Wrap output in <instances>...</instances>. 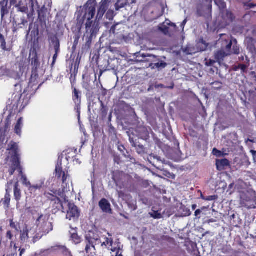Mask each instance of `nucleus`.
<instances>
[{"label":"nucleus","mask_w":256,"mask_h":256,"mask_svg":"<svg viewBox=\"0 0 256 256\" xmlns=\"http://www.w3.org/2000/svg\"><path fill=\"white\" fill-rule=\"evenodd\" d=\"M1 42V48H2V50H8L6 48V42L4 40V39H2Z\"/></svg>","instance_id":"33"},{"label":"nucleus","mask_w":256,"mask_h":256,"mask_svg":"<svg viewBox=\"0 0 256 256\" xmlns=\"http://www.w3.org/2000/svg\"><path fill=\"white\" fill-rule=\"evenodd\" d=\"M22 176V182L24 184L25 186H26L27 187L29 188V186H30V182L28 180L27 178H26V176L23 174L22 173V174H20Z\"/></svg>","instance_id":"27"},{"label":"nucleus","mask_w":256,"mask_h":256,"mask_svg":"<svg viewBox=\"0 0 256 256\" xmlns=\"http://www.w3.org/2000/svg\"><path fill=\"white\" fill-rule=\"evenodd\" d=\"M71 238L76 244H79L80 242V238L76 233L72 234Z\"/></svg>","instance_id":"25"},{"label":"nucleus","mask_w":256,"mask_h":256,"mask_svg":"<svg viewBox=\"0 0 256 256\" xmlns=\"http://www.w3.org/2000/svg\"><path fill=\"white\" fill-rule=\"evenodd\" d=\"M30 2H31L30 11H31L32 14H33V13L34 12V4L32 0H30Z\"/></svg>","instance_id":"38"},{"label":"nucleus","mask_w":256,"mask_h":256,"mask_svg":"<svg viewBox=\"0 0 256 256\" xmlns=\"http://www.w3.org/2000/svg\"><path fill=\"white\" fill-rule=\"evenodd\" d=\"M213 154L214 155L218 157L224 156V154L220 151L216 150V148H214L213 150Z\"/></svg>","instance_id":"30"},{"label":"nucleus","mask_w":256,"mask_h":256,"mask_svg":"<svg viewBox=\"0 0 256 256\" xmlns=\"http://www.w3.org/2000/svg\"><path fill=\"white\" fill-rule=\"evenodd\" d=\"M48 250L50 252L58 251L64 256H72L71 252L69 250L66 246H56L52 247L48 249Z\"/></svg>","instance_id":"12"},{"label":"nucleus","mask_w":256,"mask_h":256,"mask_svg":"<svg viewBox=\"0 0 256 256\" xmlns=\"http://www.w3.org/2000/svg\"><path fill=\"white\" fill-rule=\"evenodd\" d=\"M166 62H160L154 64V68H164L166 66Z\"/></svg>","instance_id":"28"},{"label":"nucleus","mask_w":256,"mask_h":256,"mask_svg":"<svg viewBox=\"0 0 256 256\" xmlns=\"http://www.w3.org/2000/svg\"><path fill=\"white\" fill-rule=\"evenodd\" d=\"M255 90H256V89H255Z\"/></svg>","instance_id":"55"},{"label":"nucleus","mask_w":256,"mask_h":256,"mask_svg":"<svg viewBox=\"0 0 256 256\" xmlns=\"http://www.w3.org/2000/svg\"><path fill=\"white\" fill-rule=\"evenodd\" d=\"M57 56H58V54L57 53H56L54 56H53V62H52V64H54L55 62V60H56V58H57Z\"/></svg>","instance_id":"44"},{"label":"nucleus","mask_w":256,"mask_h":256,"mask_svg":"<svg viewBox=\"0 0 256 256\" xmlns=\"http://www.w3.org/2000/svg\"><path fill=\"white\" fill-rule=\"evenodd\" d=\"M196 206H196V204H193V205L192 206V209L193 210H194L196 208Z\"/></svg>","instance_id":"49"},{"label":"nucleus","mask_w":256,"mask_h":256,"mask_svg":"<svg viewBox=\"0 0 256 256\" xmlns=\"http://www.w3.org/2000/svg\"><path fill=\"white\" fill-rule=\"evenodd\" d=\"M11 5L14 6L18 11L26 13L28 10L26 0H10Z\"/></svg>","instance_id":"8"},{"label":"nucleus","mask_w":256,"mask_h":256,"mask_svg":"<svg viewBox=\"0 0 256 256\" xmlns=\"http://www.w3.org/2000/svg\"><path fill=\"white\" fill-rule=\"evenodd\" d=\"M96 0H88L86 4V13L84 18L87 19V22H92L96 12Z\"/></svg>","instance_id":"5"},{"label":"nucleus","mask_w":256,"mask_h":256,"mask_svg":"<svg viewBox=\"0 0 256 256\" xmlns=\"http://www.w3.org/2000/svg\"><path fill=\"white\" fill-rule=\"evenodd\" d=\"M2 39H4V36L0 34V40L2 41Z\"/></svg>","instance_id":"50"},{"label":"nucleus","mask_w":256,"mask_h":256,"mask_svg":"<svg viewBox=\"0 0 256 256\" xmlns=\"http://www.w3.org/2000/svg\"><path fill=\"white\" fill-rule=\"evenodd\" d=\"M214 196H208L205 200H214Z\"/></svg>","instance_id":"43"},{"label":"nucleus","mask_w":256,"mask_h":256,"mask_svg":"<svg viewBox=\"0 0 256 256\" xmlns=\"http://www.w3.org/2000/svg\"><path fill=\"white\" fill-rule=\"evenodd\" d=\"M233 41H234V42L236 44H237V41H236V39L233 40Z\"/></svg>","instance_id":"52"},{"label":"nucleus","mask_w":256,"mask_h":256,"mask_svg":"<svg viewBox=\"0 0 256 256\" xmlns=\"http://www.w3.org/2000/svg\"><path fill=\"white\" fill-rule=\"evenodd\" d=\"M23 126V118H20L15 126L14 130L15 132L18 134L20 135L21 134V130Z\"/></svg>","instance_id":"18"},{"label":"nucleus","mask_w":256,"mask_h":256,"mask_svg":"<svg viewBox=\"0 0 256 256\" xmlns=\"http://www.w3.org/2000/svg\"><path fill=\"white\" fill-rule=\"evenodd\" d=\"M212 8L211 2H206V4L198 8V14L200 16L208 18L212 15Z\"/></svg>","instance_id":"6"},{"label":"nucleus","mask_w":256,"mask_h":256,"mask_svg":"<svg viewBox=\"0 0 256 256\" xmlns=\"http://www.w3.org/2000/svg\"><path fill=\"white\" fill-rule=\"evenodd\" d=\"M216 222V221H215V220H214V219L212 218V219H210V220H208V224H210V222Z\"/></svg>","instance_id":"47"},{"label":"nucleus","mask_w":256,"mask_h":256,"mask_svg":"<svg viewBox=\"0 0 256 256\" xmlns=\"http://www.w3.org/2000/svg\"><path fill=\"white\" fill-rule=\"evenodd\" d=\"M230 164L229 161L227 159L218 160H216V165L218 170H222L226 166Z\"/></svg>","instance_id":"16"},{"label":"nucleus","mask_w":256,"mask_h":256,"mask_svg":"<svg viewBox=\"0 0 256 256\" xmlns=\"http://www.w3.org/2000/svg\"><path fill=\"white\" fill-rule=\"evenodd\" d=\"M106 10V8L105 4H102L98 10L96 18L100 19L102 18L104 16Z\"/></svg>","instance_id":"22"},{"label":"nucleus","mask_w":256,"mask_h":256,"mask_svg":"<svg viewBox=\"0 0 256 256\" xmlns=\"http://www.w3.org/2000/svg\"><path fill=\"white\" fill-rule=\"evenodd\" d=\"M20 256H22V254L25 252V249L24 248H22V249L20 248Z\"/></svg>","instance_id":"45"},{"label":"nucleus","mask_w":256,"mask_h":256,"mask_svg":"<svg viewBox=\"0 0 256 256\" xmlns=\"http://www.w3.org/2000/svg\"><path fill=\"white\" fill-rule=\"evenodd\" d=\"M10 196L8 193V190H6V193L5 194L4 198H2L1 200V202L2 203L4 207L6 208H7L9 207L10 204Z\"/></svg>","instance_id":"21"},{"label":"nucleus","mask_w":256,"mask_h":256,"mask_svg":"<svg viewBox=\"0 0 256 256\" xmlns=\"http://www.w3.org/2000/svg\"><path fill=\"white\" fill-rule=\"evenodd\" d=\"M222 40H224L222 44V49L227 52L226 54L230 55L232 54L231 50L232 40H230L229 41L228 40H227L228 38V36L226 34H222Z\"/></svg>","instance_id":"11"},{"label":"nucleus","mask_w":256,"mask_h":256,"mask_svg":"<svg viewBox=\"0 0 256 256\" xmlns=\"http://www.w3.org/2000/svg\"><path fill=\"white\" fill-rule=\"evenodd\" d=\"M233 53L238 54L240 52V48L236 44H234L232 48Z\"/></svg>","instance_id":"31"},{"label":"nucleus","mask_w":256,"mask_h":256,"mask_svg":"<svg viewBox=\"0 0 256 256\" xmlns=\"http://www.w3.org/2000/svg\"><path fill=\"white\" fill-rule=\"evenodd\" d=\"M86 246L85 250L86 254H92L95 252V246L101 244V246L106 248L112 247L113 239L110 233L104 238V241L100 240V232L96 230L89 231L86 236Z\"/></svg>","instance_id":"1"},{"label":"nucleus","mask_w":256,"mask_h":256,"mask_svg":"<svg viewBox=\"0 0 256 256\" xmlns=\"http://www.w3.org/2000/svg\"><path fill=\"white\" fill-rule=\"evenodd\" d=\"M18 182H16L14 184V196L16 201H19L21 198V190L19 188Z\"/></svg>","instance_id":"17"},{"label":"nucleus","mask_w":256,"mask_h":256,"mask_svg":"<svg viewBox=\"0 0 256 256\" xmlns=\"http://www.w3.org/2000/svg\"><path fill=\"white\" fill-rule=\"evenodd\" d=\"M159 30H160L162 32L166 34L168 32V28L165 26H159Z\"/></svg>","instance_id":"34"},{"label":"nucleus","mask_w":256,"mask_h":256,"mask_svg":"<svg viewBox=\"0 0 256 256\" xmlns=\"http://www.w3.org/2000/svg\"><path fill=\"white\" fill-rule=\"evenodd\" d=\"M246 68V66L242 65V66H241V70H242L244 71V70Z\"/></svg>","instance_id":"48"},{"label":"nucleus","mask_w":256,"mask_h":256,"mask_svg":"<svg viewBox=\"0 0 256 256\" xmlns=\"http://www.w3.org/2000/svg\"><path fill=\"white\" fill-rule=\"evenodd\" d=\"M128 206L133 210H136V208H137V206H136V202H134L132 204H128Z\"/></svg>","instance_id":"32"},{"label":"nucleus","mask_w":256,"mask_h":256,"mask_svg":"<svg viewBox=\"0 0 256 256\" xmlns=\"http://www.w3.org/2000/svg\"><path fill=\"white\" fill-rule=\"evenodd\" d=\"M6 238H8L10 240H12V238L13 236L12 233L10 231H8L6 232Z\"/></svg>","instance_id":"37"},{"label":"nucleus","mask_w":256,"mask_h":256,"mask_svg":"<svg viewBox=\"0 0 256 256\" xmlns=\"http://www.w3.org/2000/svg\"><path fill=\"white\" fill-rule=\"evenodd\" d=\"M20 238L23 242H25L28 238V230L27 229L24 230L20 234Z\"/></svg>","instance_id":"26"},{"label":"nucleus","mask_w":256,"mask_h":256,"mask_svg":"<svg viewBox=\"0 0 256 256\" xmlns=\"http://www.w3.org/2000/svg\"><path fill=\"white\" fill-rule=\"evenodd\" d=\"M10 150L14 153V156L13 158L12 166L9 170V172L10 175H12L16 170L19 174H22V168L20 164V158L18 154V145L16 143L11 144L10 147Z\"/></svg>","instance_id":"3"},{"label":"nucleus","mask_w":256,"mask_h":256,"mask_svg":"<svg viewBox=\"0 0 256 256\" xmlns=\"http://www.w3.org/2000/svg\"><path fill=\"white\" fill-rule=\"evenodd\" d=\"M222 16L224 17V20L226 24H229L233 20V16L232 14L228 10L224 12Z\"/></svg>","instance_id":"19"},{"label":"nucleus","mask_w":256,"mask_h":256,"mask_svg":"<svg viewBox=\"0 0 256 256\" xmlns=\"http://www.w3.org/2000/svg\"><path fill=\"white\" fill-rule=\"evenodd\" d=\"M54 50L56 51V53L58 54L60 50V43L59 42H57L54 46Z\"/></svg>","instance_id":"35"},{"label":"nucleus","mask_w":256,"mask_h":256,"mask_svg":"<svg viewBox=\"0 0 256 256\" xmlns=\"http://www.w3.org/2000/svg\"><path fill=\"white\" fill-rule=\"evenodd\" d=\"M226 53L227 52L222 49L218 51L215 54L216 59L217 60L220 62L225 56L230 55L229 54H226Z\"/></svg>","instance_id":"20"},{"label":"nucleus","mask_w":256,"mask_h":256,"mask_svg":"<svg viewBox=\"0 0 256 256\" xmlns=\"http://www.w3.org/2000/svg\"><path fill=\"white\" fill-rule=\"evenodd\" d=\"M148 162L154 167L159 170L162 169L164 162L160 157L151 154L148 156Z\"/></svg>","instance_id":"9"},{"label":"nucleus","mask_w":256,"mask_h":256,"mask_svg":"<svg viewBox=\"0 0 256 256\" xmlns=\"http://www.w3.org/2000/svg\"><path fill=\"white\" fill-rule=\"evenodd\" d=\"M232 184H231L230 186V187H232Z\"/></svg>","instance_id":"54"},{"label":"nucleus","mask_w":256,"mask_h":256,"mask_svg":"<svg viewBox=\"0 0 256 256\" xmlns=\"http://www.w3.org/2000/svg\"><path fill=\"white\" fill-rule=\"evenodd\" d=\"M86 33L90 34L89 39L92 40L94 36H95L99 30V28L98 24H92V22H86Z\"/></svg>","instance_id":"7"},{"label":"nucleus","mask_w":256,"mask_h":256,"mask_svg":"<svg viewBox=\"0 0 256 256\" xmlns=\"http://www.w3.org/2000/svg\"><path fill=\"white\" fill-rule=\"evenodd\" d=\"M250 152L252 154V156L254 157L255 156H256V151L255 150H252L250 151Z\"/></svg>","instance_id":"46"},{"label":"nucleus","mask_w":256,"mask_h":256,"mask_svg":"<svg viewBox=\"0 0 256 256\" xmlns=\"http://www.w3.org/2000/svg\"><path fill=\"white\" fill-rule=\"evenodd\" d=\"M186 22H187V20L185 19L182 22L181 24V27L182 28V29H184V28L185 24H186Z\"/></svg>","instance_id":"40"},{"label":"nucleus","mask_w":256,"mask_h":256,"mask_svg":"<svg viewBox=\"0 0 256 256\" xmlns=\"http://www.w3.org/2000/svg\"><path fill=\"white\" fill-rule=\"evenodd\" d=\"M49 216L47 215L40 214L36 220L38 226L42 228L45 233L48 234L53 229L52 222H48Z\"/></svg>","instance_id":"4"},{"label":"nucleus","mask_w":256,"mask_h":256,"mask_svg":"<svg viewBox=\"0 0 256 256\" xmlns=\"http://www.w3.org/2000/svg\"><path fill=\"white\" fill-rule=\"evenodd\" d=\"M56 176L58 178H60L62 176V184H66V180L68 176L62 170V167L60 165H57L56 168Z\"/></svg>","instance_id":"13"},{"label":"nucleus","mask_w":256,"mask_h":256,"mask_svg":"<svg viewBox=\"0 0 256 256\" xmlns=\"http://www.w3.org/2000/svg\"><path fill=\"white\" fill-rule=\"evenodd\" d=\"M44 184V182H42L40 184H38L34 185H30L28 188V190L30 191H32L34 190H40L42 188Z\"/></svg>","instance_id":"23"},{"label":"nucleus","mask_w":256,"mask_h":256,"mask_svg":"<svg viewBox=\"0 0 256 256\" xmlns=\"http://www.w3.org/2000/svg\"><path fill=\"white\" fill-rule=\"evenodd\" d=\"M99 206L104 212L110 213L112 212L110 204L108 200L105 198H102L100 200Z\"/></svg>","instance_id":"14"},{"label":"nucleus","mask_w":256,"mask_h":256,"mask_svg":"<svg viewBox=\"0 0 256 256\" xmlns=\"http://www.w3.org/2000/svg\"><path fill=\"white\" fill-rule=\"evenodd\" d=\"M58 196H60L61 198H63L64 201L68 200L66 198V196H64V193H60L58 194Z\"/></svg>","instance_id":"41"},{"label":"nucleus","mask_w":256,"mask_h":256,"mask_svg":"<svg viewBox=\"0 0 256 256\" xmlns=\"http://www.w3.org/2000/svg\"><path fill=\"white\" fill-rule=\"evenodd\" d=\"M14 248L16 250V248H17V246H16V244L14 245Z\"/></svg>","instance_id":"53"},{"label":"nucleus","mask_w":256,"mask_h":256,"mask_svg":"<svg viewBox=\"0 0 256 256\" xmlns=\"http://www.w3.org/2000/svg\"><path fill=\"white\" fill-rule=\"evenodd\" d=\"M74 98L77 99L78 98V94L76 89L74 90Z\"/></svg>","instance_id":"39"},{"label":"nucleus","mask_w":256,"mask_h":256,"mask_svg":"<svg viewBox=\"0 0 256 256\" xmlns=\"http://www.w3.org/2000/svg\"><path fill=\"white\" fill-rule=\"evenodd\" d=\"M202 211L200 210H196L194 214L196 216H198L200 213Z\"/></svg>","instance_id":"42"},{"label":"nucleus","mask_w":256,"mask_h":256,"mask_svg":"<svg viewBox=\"0 0 256 256\" xmlns=\"http://www.w3.org/2000/svg\"><path fill=\"white\" fill-rule=\"evenodd\" d=\"M149 214L154 218L160 219L162 218L160 213L158 211L152 210L149 213Z\"/></svg>","instance_id":"24"},{"label":"nucleus","mask_w":256,"mask_h":256,"mask_svg":"<svg viewBox=\"0 0 256 256\" xmlns=\"http://www.w3.org/2000/svg\"><path fill=\"white\" fill-rule=\"evenodd\" d=\"M80 216V212L77 206L74 204H68V210L67 212L66 218L71 220L72 218H77Z\"/></svg>","instance_id":"10"},{"label":"nucleus","mask_w":256,"mask_h":256,"mask_svg":"<svg viewBox=\"0 0 256 256\" xmlns=\"http://www.w3.org/2000/svg\"><path fill=\"white\" fill-rule=\"evenodd\" d=\"M8 2L7 0H3L0 2V8L2 20H3L4 16L8 14L9 10L8 8Z\"/></svg>","instance_id":"15"},{"label":"nucleus","mask_w":256,"mask_h":256,"mask_svg":"<svg viewBox=\"0 0 256 256\" xmlns=\"http://www.w3.org/2000/svg\"><path fill=\"white\" fill-rule=\"evenodd\" d=\"M10 150L14 153V156L13 158L12 166L9 170V172L10 175H12L16 170L19 174H22V168L20 164V158L18 154V145L16 143L11 144L10 147Z\"/></svg>","instance_id":"2"},{"label":"nucleus","mask_w":256,"mask_h":256,"mask_svg":"<svg viewBox=\"0 0 256 256\" xmlns=\"http://www.w3.org/2000/svg\"><path fill=\"white\" fill-rule=\"evenodd\" d=\"M252 74L254 75V77L255 78H256V72H252Z\"/></svg>","instance_id":"51"},{"label":"nucleus","mask_w":256,"mask_h":256,"mask_svg":"<svg viewBox=\"0 0 256 256\" xmlns=\"http://www.w3.org/2000/svg\"><path fill=\"white\" fill-rule=\"evenodd\" d=\"M110 250L112 252H116V256H122V250L120 249V247H118V248H111Z\"/></svg>","instance_id":"29"},{"label":"nucleus","mask_w":256,"mask_h":256,"mask_svg":"<svg viewBox=\"0 0 256 256\" xmlns=\"http://www.w3.org/2000/svg\"><path fill=\"white\" fill-rule=\"evenodd\" d=\"M27 22H28L26 20L22 19V22L18 24V28H22V26L20 25L22 24V25L24 26Z\"/></svg>","instance_id":"36"}]
</instances>
